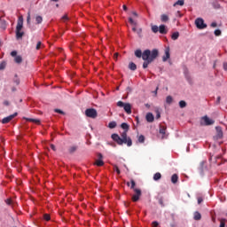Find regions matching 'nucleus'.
<instances>
[{
	"label": "nucleus",
	"mask_w": 227,
	"mask_h": 227,
	"mask_svg": "<svg viewBox=\"0 0 227 227\" xmlns=\"http://www.w3.org/2000/svg\"><path fill=\"white\" fill-rule=\"evenodd\" d=\"M221 102V97H218L216 99V104H219Z\"/></svg>",
	"instance_id": "obj_53"
},
{
	"label": "nucleus",
	"mask_w": 227,
	"mask_h": 227,
	"mask_svg": "<svg viewBox=\"0 0 227 227\" xmlns=\"http://www.w3.org/2000/svg\"><path fill=\"white\" fill-rule=\"evenodd\" d=\"M129 70H132V72H136V70H137V66L136 65V63L130 62L129 64Z\"/></svg>",
	"instance_id": "obj_15"
},
{
	"label": "nucleus",
	"mask_w": 227,
	"mask_h": 227,
	"mask_svg": "<svg viewBox=\"0 0 227 227\" xmlns=\"http://www.w3.org/2000/svg\"><path fill=\"white\" fill-rule=\"evenodd\" d=\"M138 142H139V143H145V136L140 135V136L138 137Z\"/></svg>",
	"instance_id": "obj_39"
},
{
	"label": "nucleus",
	"mask_w": 227,
	"mask_h": 227,
	"mask_svg": "<svg viewBox=\"0 0 227 227\" xmlns=\"http://www.w3.org/2000/svg\"><path fill=\"white\" fill-rule=\"evenodd\" d=\"M122 8H123L124 12H127V5H123Z\"/></svg>",
	"instance_id": "obj_59"
},
{
	"label": "nucleus",
	"mask_w": 227,
	"mask_h": 227,
	"mask_svg": "<svg viewBox=\"0 0 227 227\" xmlns=\"http://www.w3.org/2000/svg\"><path fill=\"white\" fill-rule=\"evenodd\" d=\"M94 164L98 168L104 166V156L102 155V153H98V159L96 160Z\"/></svg>",
	"instance_id": "obj_8"
},
{
	"label": "nucleus",
	"mask_w": 227,
	"mask_h": 227,
	"mask_svg": "<svg viewBox=\"0 0 227 227\" xmlns=\"http://www.w3.org/2000/svg\"><path fill=\"white\" fill-rule=\"evenodd\" d=\"M4 105L8 106L9 105L8 101H4Z\"/></svg>",
	"instance_id": "obj_60"
},
{
	"label": "nucleus",
	"mask_w": 227,
	"mask_h": 227,
	"mask_svg": "<svg viewBox=\"0 0 227 227\" xmlns=\"http://www.w3.org/2000/svg\"><path fill=\"white\" fill-rule=\"evenodd\" d=\"M202 202H203V199H202L201 197H200V198L198 199V203H199V205L201 204Z\"/></svg>",
	"instance_id": "obj_50"
},
{
	"label": "nucleus",
	"mask_w": 227,
	"mask_h": 227,
	"mask_svg": "<svg viewBox=\"0 0 227 227\" xmlns=\"http://www.w3.org/2000/svg\"><path fill=\"white\" fill-rule=\"evenodd\" d=\"M17 114H18L17 113H14L13 114H11V115L4 118L2 120V123H4V124L10 123V121H12L13 118H15V116H17Z\"/></svg>",
	"instance_id": "obj_9"
},
{
	"label": "nucleus",
	"mask_w": 227,
	"mask_h": 227,
	"mask_svg": "<svg viewBox=\"0 0 227 227\" xmlns=\"http://www.w3.org/2000/svg\"><path fill=\"white\" fill-rule=\"evenodd\" d=\"M35 49H36V51H40V49H42V42H37V44H36V46H35Z\"/></svg>",
	"instance_id": "obj_37"
},
{
	"label": "nucleus",
	"mask_w": 227,
	"mask_h": 227,
	"mask_svg": "<svg viewBox=\"0 0 227 227\" xmlns=\"http://www.w3.org/2000/svg\"><path fill=\"white\" fill-rule=\"evenodd\" d=\"M136 187V181L134 179H131V186L130 189H133L135 194L132 196V201H139V198H141V191Z\"/></svg>",
	"instance_id": "obj_4"
},
{
	"label": "nucleus",
	"mask_w": 227,
	"mask_h": 227,
	"mask_svg": "<svg viewBox=\"0 0 227 227\" xmlns=\"http://www.w3.org/2000/svg\"><path fill=\"white\" fill-rule=\"evenodd\" d=\"M109 129H116V121H111L108 124Z\"/></svg>",
	"instance_id": "obj_31"
},
{
	"label": "nucleus",
	"mask_w": 227,
	"mask_h": 227,
	"mask_svg": "<svg viewBox=\"0 0 227 227\" xmlns=\"http://www.w3.org/2000/svg\"><path fill=\"white\" fill-rule=\"evenodd\" d=\"M29 20H31V16L28 15L27 18V22L29 23Z\"/></svg>",
	"instance_id": "obj_54"
},
{
	"label": "nucleus",
	"mask_w": 227,
	"mask_h": 227,
	"mask_svg": "<svg viewBox=\"0 0 227 227\" xmlns=\"http://www.w3.org/2000/svg\"><path fill=\"white\" fill-rule=\"evenodd\" d=\"M195 25L198 27V29H205L207 27V24H205V21L201 18H198L195 20Z\"/></svg>",
	"instance_id": "obj_7"
},
{
	"label": "nucleus",
	"mask_w": 227,
	"mask_h": 227,
	"mask_svg": "<svg viewBox=\"0 0 227 227\" xmlns=\"http://www.w3.org/2000/svg\"><path fill=\"white\" fill-rule=\"evenodd\" d=\"M159 203L160 205H161V207H164V201L162 200V199L159 200Z\"/></svg>",
	"instance_id": "obj_47"
},
{
	"label": "nucleus",
	"mask_w": 227,
	"mask_h": 227,
	"mask_svg": "<svg viewBox=\"0 0 227 227\" xmlns=\"http://www.w3.org/2000/svg\"><path fill=\"white\" fill-rule=\"evenodd\" d=\"M193 219L195 221H200L201 220V214L200 212H195Z\"/></svg>",
	"instance_id": "obj_18"
},
{
	"label": "nucleus",
	"mask_w": 227,
	"mask_h": 227,
	"mask_svg": "<svg viewBox=\"0 0 227 227\" xmlns=\"http://www.w3.org/2000/svg\"><path fill=\"white\" fill-rule=\"evenodd\" d=\"M74 152H77V146L73 145L69 148V153H74Z\"/></svg>",
	"instance_id": "obj_29"
},
{
	"label": "nucleus",
	"mask_w": 227,
	"mask_h": 227,
	"mask_svg": "<svg viewBox=\"0 0 227 227\" xmlns=\"http://www.w3.org/2000/svg\"><path fill=\"white\" fill-rule=\"evenodd\" d=\"M226 226V219H222L220 222V227H225Z\"/></svg>",
	"instance_id": "obj_36"
},
{
	"label": "nucleus",
	"mask_w": 227,
	"mask_h": 227,
	"mask_svg": "<svg viewBox=\"0 0 227 227\" xmlns=\"http://www.w3.org/2000/svg\"><path fill=\"white\" fill-rule=\"evenodd\" d=\"M166 102H167L168 104H172V103H173V97L168 96V97L166 98Z\"/></svg>",
	"instance_id": "obj_32"
},
{
	"label": "nucleus",
	"mask_w": 227,
	"mask_h": 227,
	"mask_svg": "<svg viewBox=\"0 0 227 227\" xmlns=\"http://www.w3.org/2000/svg\"><path fill=\"white\" fill-rule=\"evenodd\" d=\"M22 27H24V18L20 16L18 20L16 26V38L17 40H20L24 36V32H22Z\"/></svg>",
	"instance_id": "obj_3"
},
{
	"label": "nucleus",
	"mask_w": 227,
	"mask_h": 227,
	"mask_svg": "<svg viewBox=\"0 0 227 227\" xmlns=\"http://www.w3.org/2000/svg\"><path fill=\"white\" fill-rule=\"evenodd\" d=\"M170 56L171 55L169 54V47H167L165 49V56H163L162 61H168V59H169Z\"/></svg>",
	"instance_id": "obj_13"
},
{
	"label": "nucleus",
	"mask_w": 227,
	"mask_h": 227,
	"mask_svg": "<svg viewBox=\"0 0 227 227\" xmlns=\"http://www.w3.org/2000/svg\"><path fill=\"white\" fill-rule=\"evenodd\" d=\"M121 129H123V132L121 134V137L118 134H112V139L117 143V145H127V146H132V138L127 136V132H129V124L127 122H123L121 125Z\"/></svg>",
	"instance_id": "obj_1"
},
{
	"label": "nucleus",
	"mask_w": 227,
	"mask_h": 227,
	"mask_svg": "<svg viewBox=\"0 0 227 227\" xmlns=\"http://www.w3.org/2000/svg\"><path fill=\"white\" fill-rule=\"evenodd\" d=\"M114 169L116 171L117 175H120V173H121L120 171V168L116 165H114Z\"/></svg>",
	"instance_id": "obj_42"
},
{
	"label": "nucleus",
	"mask_w": 227,
	"mask_h": 227,
	"mask_svg": "<svg viewBox=\"0 0 227 227\" xmlns=\"http://www.w3.org/2000/svg\"><path fill=\"white\" fill-rule=\"evenodd\" d=\"M157 90H159V88H156V90L154 91L155 95H157Z\"/></svg>",
	"instance_id": "obj_62"
},
{
	"label": "nucleus",
	"mask_w": 227,
	"mask_h": 227,
	"mask_svg": "<svg viewBox=\"0 0 227 227\" xmlns=\"http://www.w3.org/2000/svg\"><path fill=\"white\" fill-rule=\"evenodd\" d=\"M15 90H16L15 88H12V91H15Z\"/></svg>",
	"instance_id": "obj_64"
},
{
	"label": "nucleus",
	"mask_w": 227,
	"mask_h": 227,
	"mask_svg": "<svg viewBox=\"0 0 227 227\" xmlns=\"http://www.w3.org/2000/svg\"><path fill=\"white\" fill-rule=\"evenodd\" d=\"M54 112L59 113V114H65V112H63L62 110H59V109H55Z\"/></svg>",
	"instance_id": "obj_43"
},
{
	"label": "nucleus",
	"mask_w": 227,
	"mask_h": 227,
	"mask_svg": "<svg viewBox=\"0 0 227 227\" xmlns=\"http://www.w3.org/2000/svg\"><path fill=\"white\" fill-rule=\"evenodd\" d=\"M151 29L153 33H159V27L157 25H152Z\"/></svg>",
	"instance_id": "obj_26"
},
{
	"label": "nucleus",
	"mask_w": 227,
	"mask_h": 227,
	"mask_svg": "<svg viewBox=\"0 0 227 227\" xmlns=\"http://www.w3.org/2000/svg\"><path fill=\"white\" fill-rule=\"evenodd\" d=\"M145 119L148 123H153V120H155V117H153V114L148 113L145 116Z\"/></svg>",
	"instance_id": "obj_14"
},
{
	"label": "nucleus",
	"mask_w": 227,
	"mask_h": 227,
	"mask_svg": "<svg viewBox=\"0 0 227 227\" xmlns=\"http://www.w3.org/2000/svg\"><path fill=\"white\" fill-rule=\"evenodd\" d=\"M202 120H203L205 125H207V126L214 125V123H215L214 120L208 118L207 116L202 117Z\"/></svg>",
	"instance_id": "obj_10"
},
{
	"label": "nucleus",
	"mask_w": 227,
	"mask_h": 227,
	"mask_svg": "<svg viewBox=\"0 0 227 227\" xmlns=\"http://www.w3.org/2000/svg\"><path fill=\"white\" fill-rule=\"evenodd\" d=\"M159 118H160V112L156 110V120H159Z\"/></svg>",
	"instance_id": "obj_44"
},
{
	"label": "nucleus",
	"mask_w": 227,
	"mask_h": 227,
	"mask_svg": "<svg viewBox=\"0 0 227 227\" xmlns=\"http://www.w3.org/2000/svg\"><path fill=\"white\" fill-rule=\"evenodd\" d=\"M216 130L218 132V137L221 139V137H223V130L221 129V127H216Z\"/></svg>",
	"instance_id": "obj_30"
},
{
	"label": "nucleus",
	"mask_w": 227,
	"mask_h": 227,
	"mask_svg": "<svg viewBox=\"0 0 227 227\" xmlns=\"http://www.w3.org/2000/svg\"><path fill=\"white\" fill-rule=\"evenodd\" d=\"M4 68H6V62L4 61L0 64V70H4Z\"/></svg>",
	"instance_id": "obj_38"
},
{
	"label": "nucleus",
	"mask_w": 227,
	"mask_h": 227,
	"mask_svg": "<svg viewBox=\"0 0 227 227\" xmlns=\"http://www.w3.org/2000/svg\"><path fill=\"white\" fill-rule=\"evenodd\" d=\"M159 33L160 35H168V27H166V25H160L159 27Z\"/></svg>",
	"instance_id": "obj_11"
},
{
	"label": "nucleus",
	"mask_w": 227,
	"mask_h": 227,
	"mask_svg": "<svg viewBox=\"0 0 227 227\" xmlns=\"http://www.w3.org/2000/svg\"><path fill=\"white\" fill-rule=\"evenodd\" d=\"M171 182H172V184H176V182H178V175H176V174L172 175Z\"/></svg>",
	"instance_id": "obj_19"
},
{
	"label": "nucleus",
	"mask_w": 227,
	"mask_h": 227,
	"mask_svg": "<svg viewBox=\"0 0 227 227\" xmlns=\"http://www.w3.org/2000/svg\"><path fill=\"white\" fill-rule=\"evenodd\" d=\"M132 31H134V33H137V28H136V27H134L132 28Z\"/></svg>",
	"instance_id": "obj_58"
},
{
	"label": "nucleus",
	"mask_w": 227,
	"mask_h": 227,
	"mask_svg": "<svg viewBox=\"0 0 227 227\" xmlns=\"http://www.w3.org/2000/svg\"><path fill=\"white\" fill-rule=\"evenodd\" d=\"M145 106H146V107H150V105H148V104H146Z\"/></svg>",
	"instance_id": "obj_63"
},
{
	"label": "nucleus",
	"mask_w": 227,
	"mask_h": 227,
	"mask_svg": "<svg viewBox=\"0 0 227 227\" xmlns=\"http://www.w3.org/2000/svg\"><path fill=\"white\" fill-rule=\"evenodd\" d=\"M211 27H217V23L212 22L211 23Z\"/></svg>",
	"instance_id": "obj_48"
},
{
	"label": "nucleus",
	"mask_w": 227,
	"mask_h": 227,
	"mask_svg": "<svg viewBox=\"0 0 227 227\" xmlns=\"http://www.w3.org/2000/svg\"><path fill=\"white\" fill-rule=\"evenodd\" d=\"M160 178H162V175H161L160 172L154 174V176H153V180H154L155 182L160 180Z\"/></svg>",
	"instance_id": "obj_17"
},
{
	"label": "nucleus",
	"mask_w": 227,
	"mask_h": 227,
	"mask_svg": "<svg viewBox=\"0 0 227 227\" xmlns=\"http://www.w3.org/2000/svg\"><path fill=\"white\" fill-rule=\"evenodd\" d=\"M136 33L138 35L139 38H143V28H137Z\"/></svg>",
	"instance_id": "obj_28"
},
{
	"label": "nucleus",
	"mask_w": 227,
	"mask_h": 227,
	"mask_svg": "<svg viewBox=\"0 0 227 227\" xmlns=\"http://www.w3.org/2000/svg\"><path fill=\"white\" fill-rule=\"evenodd\" d=\"M179 107H181V109H184V107H187V103L184 100H181L179 102Z\"/></svg>",
	"instance_id": "obj_27"
},
{
	"label": "nucleus",
	"mask_w": 227,
	"mask_h": 227,
	"mask_svg": "<svg viewBox=\"0 0 227 227\" xmlns=\"http://www.w3.org/2000/svg\"><path fill=\"white\" fill-rule=\"evenodd\" d=\"M26 120L27 121H32V123H36L37 125L40 123V120L38 119L26 118Z\"/></svg>",
	"instance_id": "obj_21"
},
{
	"label": "nucleus",
	"mask_w": 227,
	"mask_h": 227,
	"mask_svg": "<svg viewBox=\"0 0 227 227\" xmlns=\"http://www.w3.org/2000/svg\"><path fill=\"white\" fill-rule=\"evenodd\" d=\"M129 22L132 25V26H137V22L134 21V20L132 18H129Z\"/></svg>",
	"instance_id": "obj_34"
},
{
	"label": "nucleus",
	"mask_w": 227,
	"mask_h": 227,
	"mask_svg": "<svg viewBox=\"0 0 227 227\" xmlns=\"http://www.w3.org/2000/svg\"><path fill=\"white\" fill-rule=\"evenodd\" d=\"M118 107H123L125 113L127 114H132V106H130V103H124L123 101H118L117 102Z\"/></svg>",
	"instance_id": "obj_5"
},
{
	"label": "nucleus",
	"mask_w": 227,
	"mask_h": 227,
	"mask_svg": "<svg viewBox=\"0 0 227 227\" xmlns=\"http://www.w3.org/2000/svg\"><path fill=\"white\" fill-rule=\"evenodd\" d=\"M135 56L137 58H142V59H143V51H141V50L135 51Z\"/></svg>",
	"instance_id": "obj_20"
},
{
	"label": "nucleus",
	"mask_w": 227,
	"mask_h": 227,
	"mask_svg": "<svg viewBox=\"0 0 227 227\" xmlns=\"http://www.w3.org/2000/svg\"><path fill=\"white\" fill-rule=\"evenodd\" d=\"M223 69L227 70V63L226 62L223 63Z\"/></svg>",
	"instance_id": "obj_52"
},
{
	"label": "nucleus",
	"mask_w": 227,
	"mask_h": 227,
	"mask_svg": "<svg viewBox=\"0 0 227 227\" xmlns=\"http://www.w3.org/2000/svg\"><path fill=\"white\" fill-rule=\"evenodd\" d=\"M159 57V50L153 49L152 51L150 50H145L143 51V68H148V65L152 63L154 59Z\"/></svg>",
	"instance_id": "obj_2"
},
{
	"label": "nucleus",
	"mask_w": 227,
	"mask_h": 227,
	"mask_svg": "<svg viewBox=\"0 0 227 227\" xmlns=\"http://www.w3.org/2000/svg\"><path fill=\"white\" fill-rule=\"evenodd\" d=\"M51 1H53V3H58V1H59V0H51Z\"/></svg>",
	"instance_id": "obj_61"
},
{
	"label": "nucleus",
	"mask_w": 227,
	"mask_h": 227,
	"mask_svg": "<svg viewBox=\"0 0 227 227\" xmlns=\"http://www.w3.org/2000/svg\"><path fill=\"white\" fill-rule=\"evenodd\" d=\"M43 219H44V221H51V215L44 214L43 215Z\"/></svg>",
	"instance_id": "obj_35"
},
{
	"label": "nucleus",
	"mask_w": 227,
	"mask_h": 227,
	"mask_svg": "<svg viewBox=\"0 0 227 227\" xmlns=\"http://www.w3.org/2000/svg\"><path fill=\"white\" fill-rule=\"evenodd\" d=\"M85 115L88 118L95 119V118H97V116H98V114L97 113V111L94 108H89V109L85 110Z\"/></svg>",
	"instance_id": "obj_6"
},
{
	"label": "nucleus",
	"mask_w": 227,
	"mask_h": 227,
	"mask_svg": "<svg viewBox=\"0 0 227 227\" xmlns=\"http://www.w3.org/2000/svg\"><path fill=\"white\" fill-rule=\"evenodd\" d=\"M221 34H222V32H221L220 29L215 30V36H221Z\"/></svg>",
	"instance_id": "obj_40"
},
{
	"label": "nucleus",
	"mask_w": 227,
	"mask_h": 227,
	"mask_svg": "<svg viewBox=\"0 0 227 227\" xmlns=\"http://www.w3.org/2000/svg\"><path fill=\"white\" fill-rule=\"evenodd\" d=\"M35 22L36 24H42V22H43V18H42V16H36Z\"/></svg>",
	"instance_id": "obj_25"
},
{
	"label": "nucleus",
	"mask_w": 227,
	"mask_h": 227,
	"mask_svg": "<svg viewBox=\"0 0 227 227\" xmlns=\"http://www.w3.org/2000/svg\"><path fill=\"white\" fill-rule=\"evenodd\" d=\"M15 63L20 64L22 63V57L20 55H18L14 59Z\"/></svg>",
	"instance_id": "obj_24"
},
{
	"label": "nucleus",
	"mask_w": 227,
	"mask_h": 227,
	"mask_svg": "<svg viewBox=\"0 0 227 227\" xmlns=\"http://www.w3.org/2000/svg\"><path fill=\"white\" fill-rule=\"evenodd\" d=\"M184 4H185V1L184 0H177L173 6H184Z\"/></svg>",
	"instance_id": "obj_16"
},
{
	"label": "nucleus",
	"mask_w": 227,
	"mask_h": 227,
	"mask_svg": "<svg viewBox=\"0 0 227 227\" xmlns=\"http://www.w3.org/2000/svg\"><path fill=\"white\" fill-rule=\"evenodd\" d=\"M132 15H134V17H138L137 12H133Z\"/></svg>",
	"instance_id": "obj_55"
},
{
	"label": "nucleus",
	"mask_w": 227,
	"mask_h": 227,
	"mask_svg": "<svg viewBox=\"0 0 227 227\" xmlns=\"http://www.w3.org/2000/svg\"><path fill=\"white\" fill-rule=\"evenodd\" d=\"M157 226H159V222L154 221L152 223V227H157Z\"/></svg>",
	"instance_id": "obj_45"
},
{
	"label": "nucleus",
	"mask_w": 227,
	"mask_h": 227,
	"mask_svg": "<svg viewBox=\"0 0 227 227\" xmlns=\"http://www.w3.org/2000/svg\"><path fill=\"white\" fill-rule=\"evenodd\" d=\"M13 82H15V84H17V86H19V84H20V80L19 79L17 74H15V78H14Z\"/></svg>",
	"instance_id": "obj_33"
},
{
	"label": "nucleus",
	"mask_w": 227,
	"mask_h": 227,
	"mask_svg": "<svg viewBox=\"0 0 227 227\" xmlns=\"http://www.w3.org/2000/svg\"><path fill=\"white\" fill-rule=\"evenodd\" d=\"M127 185H128V187H132V183L128 182V183H127Z\"/></svg>",
	"instance_id": "obj_56"
},
{
	"label": "nucleus",
	"mask_w": 227,
	"mask_h": 227,
	"mask_svg": "<svg viewBox=\"0 0 227 227\" xmlns=\"http://www.w3.org/2000/svg\"><path fill=\"white\" fill-rule=\"evenodd\" d=\"M51 150H53V152H56V145L51 144Z\"/></svg>",
	"instance_id": "obj_49"
},
{
	"label": "nucleus",
	"mask_w": 227,
	"mask_h": 227,
	"mask_svg": "<svg viewBox=\"0 0 227 227\" xmlns=\"http://www.w3.org/2000/svg\"><path fill=\"white\" fill-rule=\"evenodd\" d=\"M11 56H12V58H17V51H12Z\"/></svg>",
	"instance_id": "obj_46"
},
{
	"label": "nucleus",
	"mask_w": 227,
	"mask_h": 227,
	"mask_svg": "<svg viewBox=\"0 0 227 227\" xmlns=\"http://www.w3.org/2000/svg\"><path fill=\"white\" fill-rule=\"evenodd\" d=\"M180 36V33H178V32H174L173 34H172V35H171V38L173 39V40H178V37Z\"/></svg>",
	"instance_id": "obj_23"
},
{
	"label": "nucleus",
	"mask_w": 227,
	"mask_h": 227,
	"mask_svg": "<svg viewBox=\"0 0 227 227\" xmlns=\"http://www.w3.org/2000/svg\"><path fill=\"white\" fill-rule=\"evenodd\" d=\"M118 56H119L118 53H114V59H118Z\"/></svg>",
	"instance_id": "obj_51"
},
{
	"label": "nucleus",
	"mask_w": 227,
	"mask_h": 227,
	"mask_svg": "<svg viewBox=\"0 0 227 227\" xmlns=\"http://www.w3.org/2000/svg\"><path fill=\"white\" fill-rule=\"evenodd\" d=\"M62 20H64V22H67V20H70V18H68V15L65 14V15L62 17Z\"/></svg>",
	"instance_id": "obj_41"
},
{
	"label": "nucleus",
	"mask_w": 227,
	"mask_h": 227,
	"mask_svg": "<svg viewBox=\"0 0 227 227\" xmlns=\"http://www.w3.org/2000/svg\"><path fill=\"white\" fill-rule=\"evenodd\" d=\"M160 19H161V22H168V20H169V17L166 14H162L160 16Z\"/></svg>",
	"instance_id": "obj_22"
},
{
	"label": "nucleus",
	"mask_w": 227,
	"mask_h": 227,
	"mask_svg": "<svg viewBox=\"0 0 227 227\" xmlns=\"http://www.w3.org/2000/svg\"><path fill=\"white\" fill-rule=\"evenodd\" d=\"M6 203H7V205H12V200H7Z\"/></svg>",
	"instance_id": "obj_57"
},
{
	"label": "nucleus",
	"mask_w": 227,
	"mask_h": 227,
	"mask_svg": "<svg viewBox=\"0 0 227 227\" xmlns=\"http://www.w3.org/2000/svg\"><path fill=\"white\" fill-rule=\"evenodd\" d=\"M167 127L164 125H160V134H161V139H164L166 137V130Z\"/></svg>",
	"instance_id": "obj_12"
}]
</instances>
